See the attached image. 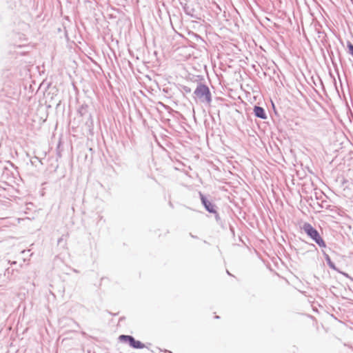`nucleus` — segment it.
Here are the masks:
<instances>
[{
	"label": "nucleus",
	"instance_id": "obj_1",
	"mask_svg": "<svg viewBox=\"0 0 353 353\" xmlns=\"http://www.w3.org/2000/svg\"><path fill=\"white\" fill-rule=\"evenodd\" d=\"M195 99H198L201 103L210 105L212 102V94L209 87L202 83H198L196 88L193 92Z\"/></svg>",
	"mask_w": 353,
	"mask_h": 353
},
{
	"label": "nucleus",
	"instance_id": "obj_2",
	"mask_svg": "<svg viewBox=\"0 0 353 353\" xmlns=\"http://www.w3.org/2000/svg\"><path fill=\"white\" fill-rule=\"evenodd\" d=\"M301 229L320 248H326V243L320 235L319 231L309 223H304Z\"/></svg>",
	"mask_w": 353,
	"mask_h": 353
},
{
	"label": "nucleus",
	"instance_id": "obj_3",
	"mask_svg": "<svg viewBox=\"0 0 353 353\" xmlns=\"http://www.w3.org/2000/svg\"><path fill=\"white\" fill-rule=\"evenodd\" d=\"M10 168H13V165L10 161H0V181L5 185L13 181L14 175Z\"/></svg>",
	"mask_w": 353,
	"mask_h": 353
},
{
	"label": "nucleus",
	"instance_id": "obj_4",
	"mask_svg": "<svg viewBox=\"0 0 353 353\" xmlns=\"http://www.w3.org/2000/svg\"><path fill=\"white\" fill-rule=\"evenodd\" d=\"M199 194L201 204L205 210L209 213H216V205L210 201L201 192H199Z\"/></svg>",
	"mask_w": 353,
	"mask_h": 353
},
{
	"label": "nucleus",
	"instance_id": "obj_5",
	"mask_svg": "<svg viewBox=\"0 0 353 353\" xmlns=\"http://www.w3.org/2000/svg\"><path fill=\"white\" fill-rule=\"evenodd\" d=\"M253 111L256 117L261 119H267V114L265 113V109L263 107L254 105Z\"/></svg>",
	"mask_w": 353,
	"mask_h": 353
},
{
	"label": "nucleus",
	"instance_id": "obj_6",
	"mask_svg": "<svg viewBox=\"0 0 353 353\" xmlns=\"http://www.w3.org/2000/svg\"><path fill=\"white\" fill-rule=\"evenodd\" d=\"M322 252H323V255L325 258V260L327 263V265L329 266V268L333 270L339 272V270L336 267L334 263L331 260L330 256L325 252H324V251H322Z\"/></svg>",
	"mask_w": 353,
	"mask_h": 353
},
{
	"label": "nucleus",
	"instance_id": "obj_7",
	"mask_svg": "<svg viewBox=\"0 0 353 353\" xmlns=\"http://www.w3.org/2000/svg\"><path fill=\"white\" fill-rule=\"evenodd\" d=\"M17 272L18 271V269L17 268H8L6 271H5V273H4V275L7 276V278L12 281V280H15L16 279V276L14 275V272Z\"/></svg>",
	"mask_w": 353,
	"mask_h": 353
},
{
	"label": "nucleus",
	"instance_id": "obj_8",
	"mask_svg": "<svg viewBox=\"0 0 353 353\" xmlns=\"http://www.w3.org/2000/svg\"><path fill=\"white\" fill-rule=\"evenodd\" d=\"M119 339L121 342L128 343L131 347L132 345V341L134 340V338L130 335L121 334L119 336Z\"/></svg>",
	"mask_w": 353,
	"mask_h": 353
},
{
	"label": "nucleus",
	"instance_id": "obj_9",
	"mask_svg": "<svg viewBox=\"0 0 353 353\" xmlns=\"http://www.w3.org/2000/svg\"><path fill=\"white\" fill-rule=\"evenodd\" d=\"M183 10L187 15H188L191 17L195 18V19H198V17H196L194 14L195 10L193 8L189 6L187 3H184Z\"/></svg>",
	"mask_w": 353,
	"mask_h": 353
},
{
	"label": "nucleus",
	"instance_id": "obj_10",
	"mask_svg": "<svg viewBox=\"0 0 353 353\" xmlns=\"http://www.w3.org/2000/svg\"><path fill=\"white\" fill-rule=\"evenodd\" d=\"M77 112L81 117L87 115L88 112V105L85 103L81 105L77 110Z\"/></svg>",
	"mask_w": 353,
	"mask_h": 353
},
{
	"label": "nucleus",
	"instance_id": "obj_11",
	"mask_svg": "<svg viewBox=\"0 0 353 353\" xmlns=\"http://www.w3.org/2000/svg\"><path fill=\"white\" fill-rule=\"evenodd\" d=\"M131 347L134 349H142L145 347V345L140 341H137L134 339V340L132 341V345Z\"/></svg>",
	"mask_w": 353,
	"mask_h": 353
},
{
	"label": "nucleus",
	"instance_id": "obj_12",
	"mask_svg": "<svg viewBox=\"0 0 353 353\" xmlns=\"http://www.w3.org/2000/svg\"><path fill=\"white\" fill-rule=\"evenodd\" d=\"M180 90L183 94H189L192 92L191 88L186 85H181Z\"/></svg>",
	"mask_w": 353,
	"mask_h": 353
},
{
	"label": "nucleus",
	"instance_id": "obj_13",
	"mask_svg": "<svg viewBox=\"0 0 353 353\" xmlns=\"http://www.w3.org/2000/svg\"><path fill=\"white\" fill-rule=\"evenodd\" d=\"M347 48L348 53L353 57V44L350 41H347Z\"/></svg>",
	"mask_w": 353,
	"mask_h": 353
},
{
	"label": "nucleus",
	"instance_id": "obj_14",
	"mask_svg": "<svg viewBox=\"0 0 353 353\" xmlns=\"http://www.w3.org/2000/svg\"><path fill=\"white\" fill-rule=\"evenodd\" d=\"M212 214H214V217H215V219H216L217 223L222 225V221H221V219L219 216V214L217 212V209H216V213H212Z\"/></svg>",
	"mask_w": 353,
	"mask_h": 353
},
{
	"label": "nucleus",
	"instance_id": "obj_15",
	"mask_svg": "<svg viewBox=\"0 0 353 353\" xmlns=\"http://www.w3.org/2000/svg\"><path fill=\"white\" fill-rule=\"evenodd\" d=\"M179 3L183 8L184 3H187V0H179Z\"/></svg>",
	"mask_w": 353,
	"mask_h": 353
},
{
	"label": "nucleus",
	"instance_id": "obj_16",
	"mask_svg": "<svg viewBox=\"0 0 353 353\" xmlns=\"http://www.w3.org/2000/svg\"><path fill=\"white\" fill-rule=\"evenodd\" d=\"M230 232H231L233 236H234V228H233V226L230 225Z\"/></svg>",
	"mask_w": 353,
	"mask_h": 353
},
{
	"label": "nucleus",
	"instance_id": "obj_17",
	"mask_svg": "<svg viewBox=\"0 0 353 353\" xmlns=\"http://www.w3.org/2000/svg\"><path fill=\"white\" fill-rule=\"evenodd\" d=\"M5 239L6 237L2 235V231H0V242L3 241Z\"/></svg>",
	"mask_w": 353,
	"mask_h": 353
},
{
	"label": "nucleus",
	"instance_id": "obj_18",
	"mask_svg": "<svg viewBox=\"0 0 353 353\" xmlns=\"http://www.w3.org/2000/svg\"><path fill=\"white\" fill-rule=\"evenodd\" d=\"M339 272H340L341 274H343V275H344L345 276H346V277H347V278H350V279H352V278L348 275V274H347V273H345V272H341L340 270H339Z\"/></svg>",
	"mask_w": 353,
	"mask_h": 353
},
{
	"label": "nucleus",
	"instance_id": "obj_19",
	"mask_svg": "<svg viewBox=\"0 0 353 353\" xmlns=\"http://www.w3.org/2000/svg\"><path fill=\"white\" fill-rule=\"evenodd\" d=\"M6 190V188L5 187H1L0 186V196L3 193V192L5 191Z\"/></svg>",
	"mask_w": 353,
	"mask_h": 353
},
{
	"label": "nucleus",
	"instance_id": "obj_20",
	"mask_svg": "<svg viewBox=\"0 0 353 353\" xmlns=\"http://www.w3.org/2000/svg\"><path fill=\"white\" fill-rule=\"evenodd\" d=\"M8 263H10L11 265H16L17 263V261H9Z\"/></svg>",
	"mask_w": 353,
	"mask_h": 353
},
{
	"label": "nucleus",
	"instance_id": "obj_21",
	"mask_svg": "<svg viewBox=\"0 0 353 353\" xmlns=\"http://www.w3.org/2000/svg\"><path fill=\"white\" fill-rule=\"evenodd\" d=\"M190 236L193 238V239H198V237L194 234H192V233H190Z\"/></svg>",
	"mask_w": 353,
	"mask_h": 353
},
{
	"label": "nucleus",
	"instance_id": "obj_22",
	"mask_svg": "<svg viewBox=\"0 0 353 353\" xmlns=\"http://www.w3.org/2000/svg\"><path fill=\"white\" fill-rule=\"evenodd\" d=\"M160 104H161V105H163L164 108H165L166 109L170 108V107H169V106L164 105L163 103H160Z\"/></svg>",
	"mask_w": 353,
	"mask_h": 353
},
{
	"label": "nucleus",
	"instance_id": "obj_23",
	"mask_svg": "<svg viewBox=\"0 0 353 353\" xmlns=\"http://www.w3.org/2000/svg\"><path fill=\"white\" fill-rule=\"evenodd\" d=\"M99 221H100L103 220V216H100V215H99Z\"/></svg>",
	"mask_w": 353,
	"mask_h": 353
},
{
	"label": "nucleus",
	"instance_id": "obj_24",
	"mask_svg": "<svg viewBox=\"0 0 353 353\" xmlns=\"http://www.w3.org/2000/svg\"><path fill=\"white\" fill-rule=\"evenodd\" d=\"M61 241V239H59L58 240V243H59Z\"/></svg>",
	"mask_w": 353,
	"mask_h": 353
},
{
	"label": "nucleus",
	"instance_id": "obj_25",
	"mask_svg": "<svg viewBox=\"0 0 353 353\" xmlns=\"http://www.w3.org/2000/svg\"><path fill=\"white\" fill-rule=\"evenodd\" d=\"M89 118L92 120V116H91V114H89Z\"/></svg>",
	"mask_w": 353,
	"mask_h": 353
},
{
	"label": "nucleus",
	"instance_id": "obj_26",
	"mask_svg": "<svg viewBox=\"0 0 353 353\" xmlns=\"http://www.w3.org/2000/svg\"><path fill=\"white\" fill-rule=\"evenodd\" d=\"M227 273H228V274L231 275V274L230 273V272H229V271H228V270H227Z\"/></svg>",
	"mask_w": 353,
	"mask_h": 353
},
{
	"label": "nucleus",
	"instance_id": "obj_27",
	"mask_svg": "<svg viewBox=\"0 0 353 353\" xmlns=\"http://www.w3.org/2000/svg\"><path fill=\"white\" fill-rule=\"evenodd\" d=\"M215 318L216 319H219V316H215Z\"/></svg>",
	"mask_w": 353,
	"mask_h": 353
},
{
	"label": "nucleus",
	"instance_id": "obj_28",
	"mask_svg": "<svg viewBox=\"0 0 353 353\" xmlns=\"http://www.w3.org/2000/svg\"><path fill=\"white\" fill-rule=\"evenodd\" d=\"M166 352H168V353H172V352H170V351H166Z\"/></svg>",
	"mask_w": 353,
	"mask_h": 353
}]
</instances>
